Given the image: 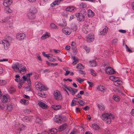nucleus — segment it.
Returning a JSON list of instances; mask_svg holds the SVG:
<instances>
[{
  "mask_svg": "<svg viewBox=\"0 0 134 134\" xmlns=\"http://www.w3.org/2000/svg\"><path fill=\"white\" fill-rule=\"evenodd\" d=\"M102 119L106 121L108 124H110L111 122V119H113L114 116H113L111 113H105L102 115Z\"/></svg>",
  "mask_w": 134,
  "mask_h": 134,
  "instance_id": "f257e3e1",
  "label": "nucleus"
},
{
  "mask_svg": "<svg viewBox=\"0 0 134 134\" xmlns=\"http://www.w3.org/2000/svg\"><path fill=\"white\" fill-rule=\"evenodd\" d=\"M21 64L18 63L13 64L12 66V68L16 72H19L20 67L21 66Z\"/></svg>",
  "mask_w": 134,
  "mask_h": 134,
  "instance_id": "f03ea898",
  "label": "nucleus"
},
{
  "mask_svg": "<svg viewBox=\"0 0 134 134\" xmlns=\"http://www.w3.org/2000/svg\"><path fill=\"white\" fill-rule=\"evenodd\" d=\"M53 94L55 99L58 100H61L62 99V96L59 91H54Z\"/></svg>",
  "mask_w": 134,
  "mask_h": 134,
  "instance_id": "7ed1b4c3",
  "label": "nucleus"
},
{
  "mask_svg": "<svg viewBox=\"0 0 134 134\" xmlns=\"http://www.w3.org/2000/svg\"><path fill=\"white\" fill-rule=\"evenodd\" d=\"M0 44H3L5 49H7L9 47V43L8 41L6 40H3L0 42Z\"/></svg>",
  "mask_w": 134,
  "mask_h": 134,
  "instance_id": "20e7f679",
  "label": "nucleus"
},
{
  "mask_svg": "<svg viewBox=\"0 0 134 134\" xmlns=\"http://www.w3.org/2000/svg\"><path fill=\"white\" fill-rule=\"evenodd\" d=\"M76 16L78 18L77 19L80 21L84 20L85 16L82 14L80 13H77L75 14Z\"/></svg>",
  "mask_w": 134,
  "mask_h": 134,
  "instance_id": "39448f33",
  "label": "nucleus"
},
{
  "mask_svg": "<svg viewBox=\"0 0 134 134\" xmlns=\"http://www.w3.org/2000/svg\"><path fill=\"white\" fill-rule=\"evenodd\" d=\"M105 72L108 74H112L115 73V71L112 68L108 67L105 68Z\"/></svg>",
  "mask_w": 134,
  "mask_h": 134,
  "instance_id": "423d86ee",
  "label": "nucleus"
},
{
  "mask_svg": "<svg viewBox=\"0 0 134 134\" xmlns=\"http://www.w3.org/2000/svg\"><path fill=\"white\" fill-rule=\"evenodd\" d=\"M25 36V35L24 33L18 34L17 35L16 38L19 40H21L24 39Z\"/></svg>",
  "mask_w": 134,
  "mask_h": 134,
  "instance_id": "0eeeda50",
  "label": "nucleus"
},
{
  "mask_svg": "<svg viewBox=\"0 0 134 134\" xmlns=\"http://www.w3.org/2000/svg\"><path fill=\"white\" fill-rule=\"evenodd\" d=\"M94 37L91 34L88 35L86 37V40L87 42H91L93 41L94 39Z\"/></svg>",
  "mask_w": 134,
  "mask_h": 134,
  "instance_id": "6e6552de",
  "label": "nucleus"
},
{
  "mask_svg": "<svg viewBox=\"0 0 134 134\" xmlns=\"http://www.w3.org/2000/svg\"><path fill=\"white\" fill-rule=\"evenodd\" d=\"M12 0H5L3 2V4L5 7H7L12 3Z\"/></svg>",
  "mask_w": 134,
  "mask_h": 134,
  "instance_id": "1a4fd4ad",
  "label": "nucleus"
},
{
  "mask_svg": "<svg viewBox=\"0 0 134 134\" xmlns=\"http://www.w3.org/2000/svg\"><path fill=\"white\" fill-rule=\"evenodd\" d=\"M35 85L36 86V89L38 90H40L43 84L41 82H36L35 83Z\"/></svg>",
  "mask_w": 134,
  "mask_h": 134,
  "instance_id": "9d476101",
  "label": "nucleus"
},
{
  "mask_svg": "<svg viewBox=\"0 0 134 134\" xmlns=\"http://www.w3.org/2000/svg\"><path fill=\"white\" fill-rule=\"evenodd\" d=\"M67 124L66 123H65L63 124L62 126L59 127L58 131H61L64 130L66 127Z\"/></svg>",
  "mask_w": 134,
  "mask_h": 134,
  "instance_id": "9b49d317",
  "label": "nucleus"
},
{
  "mask_svg": "<svg viewBox=\"0 0 134 134\" xmlns=\"http://www.w3.org/2000/svg\"><path fill=\"white\" fill-rule=\"evenodd\" d=\"M57 132V130L55 128H52L48 132V134H55Z\"/></svg>",
  "mask_w": 134,
  "mask_h": 134,
  "instance_id": "f8f14e48",
  "label": "nucleus"
},
{
  "mask_svg": "<svg viewBox=\"0 0 134 134\" xmlns=\"http://www.w3.org/2000/svg\"><path fill=\"white\" fill-rule=\"evenodd\" d=\"M39 105L43 109H46L47 108V105L42 102H40L38 103Z\"/></svg>",
  "mask_w": 134,
  "mask_h": 134,
  "instance_id": "ddd939ff",
  "label": "nucleus"
},
{
  "mask_svg": "<svg viewBox=\"0 0 134 134\" xmlns=\"http://www.w3.org/2000/svg\"><path fill=\"white\" fill-rule=\"evenodd\" d=\"M113 81H114V85L117 86H118L122 83V82L119 80H114Z\"/></svg>",
  "mask_w": 134,
  "mask_h": 134,
  "instance_id": "4468645a",
  "label": "nucleus"
},
{
  "mask_svg": "<svg viewBox=\"0 0 134 134\" xmlns=\"http://www.w3.org/2000/svg\"><path fill=\"white\" fill-rule=\"evenodd\" d=\"M62 116H59L58 117L55 118L54 120V121L57 123H60L63 121V118Z\"/></svg>",
  "mask_w": 134,
  "mask_h": 134,
  "instance_id": "2eb2a0df",
  "label": "nucleus"
},
{
  "mask_svg": "<svg viewBox=\"0 0 134 134\" xmlns=\"http://www.w3.org/2000/svg\"><path fill=\"white\" fill-rule=\"evenodd\" d=\"M108 27H106L105 28L103 29V30L101 32H100V35L102 36H103L105 35L108 31Z\"/></svg>",
  "mask_w": 134,
  "mask_h": 134,
  "instance_id": "dca6fc26",
  "label": "nucleus"
},
{
  "mask_svg": "<svg viewBox=\"0 0 134 134\" xmlns=\"http://www.w3.org/2000/svg\"><path fill=\"white\" fill-rule=\"evenodd\" d=\"M66 21L64 19H62L60 23H59V25L61 27H65L66 25Z\"/></svg>",
  "mask_w": 134,
  "mask_h": 134,
  "instance_id": "f3484780",
  "label": "nucleus"
},
{
  "mask_svg": "<svg viewBox=\"0 0 134 134\" xmlns=\"http://www.w3.org/2000/svg\"><path fill=\"white\" fill-rule=\"evenodd\" d=\"M87 13V15L89 17H93L94 16V13L90 9H89L88 10Z\"/></svg>",
  "mask_w": 134,
  "mask_h": 134,
  "instance_id": "a211bd4d",
  "label": "nucleus"
},
{
  "mask_svg": "<svg viewBox=\"0 0 134 134\" xmlns=\"http://www.w3.org/2000/svg\"><path fill=\"white\" fill-rule=\"evenodd\" d=\"M27 16L29 19H34L35 18L34 14L31 12H29L27 14Z\"/></svg>",
  "mask_w": 134,
  "mask_h": 134,
  "instance_id": "6ab92c4d",
  "label": "nucleus"
},
{
  "mask_svg": "<svg viewBox=\"0 0 134 134\" xmlns=\"http://www.w3.org/2000/svg\"><path fill=\"white\" fill-rule=\"evenodd\" d=\"M89 63L91 66H95L96 65V63L95 60H93L92 61H90Z\"/></svg>",
  "mask_w": 134,
  "mask_h": 134,
  "instance_id": "aec40b11",
  "label": "nucleus"
},
{
  "mask_svg": "<svg viewBox=\"0 0 134 134\" xmlns=\"http://www.w3.org/2000/svg\"><path fill=\"white\" fill-rule=\"evenodd\" d=\"M50 36V35H48L47 32H46V34L43 35L41 37V38L43 40H44L47 38L48 37Z\"/></svg>",
  "mask_w": 134,
  "mask_h": 134,
  "instance_id": "412c9836",
  "label": "nucleus"
},
{
  "mask_svg": "<svg viewBox=\"0 0 134 134\" xmlns=\"http://www.w3.org/2000/svg\"><path fill=\"white\" fill-rule=\"evenodd\" d=\"M21 66L20 67V70L19 71V73H21V71L24 72L26 71V69L25 67L23 65L21 64Z\"/></svg>",
  "mask_w": 134,
  "mask_h": 134,
  "instance_id": "4be33fe9",
  "label": "nucleus"
},
{
  "mask_svg": "<svg viewBox=\"0 0 134 134\" xmlns=\"http://www.w3.org/2000/svg\"><path fill=\"white\" fill-rule=\"evenodd\" d=\"M37 11V9L34 7H31L30 10V12H31L34 14L36 13Z\"/></svg>",
  "mask_w": 134,
  "mask_h": 134,
  "instance_id": "5701e85b",
  "label": "nucleus"
},
{
  "mask_svg": "<svg viewBox=\"0 0 134 134\" xmlns=\"http://www.w3.org/2000/svg\"><path fill=\"white\" fill-rule=\"evenodd\" d=\"M52 107L54 109L58 110L60 109L61 106L60 105H53L52 106Z\"/></svg>",
  "mask_w": 134,
  "mask_h": 134,
  "instance_id": "b1692460",
  "label": "nucleus"
},
{
  "mask_svg": "<svg viewBox=\"0 0 134 134\" xmlns=\"http://www.w3.org/2000/svg\"><path fill=\"white\" fill-rule=\"evenodd\" d=\"M76 68L80 70L83 69L84 68V67L80 63L79 64L77 65Z\"/></svg>",
  "mask_w": 134,
  "mask_h": 134,
  "instance_id": "393cba45",
  "label": "nucleus"
},
{
  "mask_svg": "<svg viewBox=\"0 0 134 134\" xmlns=\"http://www.w3.org/2000/svg\"><path fill=\"white\" fill-rule=\"evenodd\" d=\"M75 8V7H69L66 8V10L71 12L73 11Z\"/></svg>",
  "mask_w": 134,
  "mask_h": 134,
  "instance_id": "a878e982",
  "label": "nucleus"
},
{
  "mask_svg": "<svg viewBox=\"0 0 134 134\" xmlns=\"http://www.w3.org/2000/svg\"><path fill=\"white\" fill-rule=\"evenodd\" d=\"M98 89L99 91L103 92H104V91L105 89L104 87L101 85L98 86Z\"/></svg>",
  "mask_w": 134,
  "mask_h": 134,
  "instance_id": "bb28decb",
  "label": "nucleus"
},
{
  "mask_svg": "<svg viewBox=\"0 0 134 134\" xmlns=\"http://www.w3.org/2000/svg\"><path fill=\"white\" fill-rule=\"evenodd\" d=\"M20 102L23 104L26 105L29 103V101L27 100L21 99L20 100Z\"/></svg>",
  "mask_w": 134,
  "mask_h": 134,
  "instance_id": "cd10ccee",
  "label": "nucleus"
},
{
  "mask_svg": "<svg viewBox=\"0 0 134 134\" xmlns=\"http://www.w3.org/2000/svg\"><path fill=\"white\" fill-rule=\"evenodd\" d=\"M97 107L100 110H103L105 109L104 106L102 104H98L97 105Z\"/></svg>",
  "mask_w": 134,
  "mask_h": 134,
  "instance_id": "c85d7f7f",
  "label": "nucleus"
},
{
  "mask_svg": "<svg viewBox=\"0 0 134 134\" xmlns=\"http://www.w3.org/2000/svg\"><path fill=\"white\" fill-rule=\"evenodd\" d=\"M2 101L3 103L7 102L8 101L7 98L5 95L3 96V98L2 99Z\"/></svg>",
  "mask_w": 134,
  "mask_h": 134,
  "instance_id": "c756f323",
  "label": "nucleus"
},
{
  "mask_svg": "<svg viewBox=\"0 0 134 134\" xmlns=\"http://www.w3.org/2000/svg\"><path fill=\"white\" fill-rule=\"evenodd\" d=\"M113 98L114 100L117 102L119 101L120 99L119 96L115 95H114Z\"/></svg>",
  "mask_w": 134,
  "mask_h": 134,
  "instance_id": "7c9ffc66",
  "label": "nucleus"
},
{
  "mask_svg": "<svg viewBox=\"0 0 134 134\" xmlns=\"http://www.w3.org/2000/svg\"><path fill=\"white\" fill-rule=\"evenodd\" d=\"M59 3L57 0H55L51 4V6L52 7H54L55 5H58Z\"/></svg>",
  "mask_w": 134,
  "mask_h": 134,
  "instance_id": "2f4dec72",
  "label": "nucleus"
},
{
  "mask_svg": "<svg viewBox=\"0 0 134 134\" xmlns=\"http://www.w3.org/2000/svg\"><path fill=\"white\" fill-rule=\"evenodd\" d=\"M25 127L23 125H22L20 127L19 130H18V131H19V134H20V133L24 130Z\"/></svg>",
  "mask_w": 134,
  "mask_h": 134,
  "instance_id": "473e14b6",
  "label": "nucleus"
},
{
  "mask_svg": "<svg viewBox=\"0 0 134 134\" xmlns=\"http://www.w3.org/2000/svg\"><path fill=\"white\" fill-rule=\"evenodd\" d=\"M92 127L93 129L96 130H98L99 129L98 126L97 124H92Z\"/></svg>",
  "mask_w": 134,
  "mask_h": 134,
  "instance_id": "72a5a7b5",
  "label": "nucleus"
},
{
  "mask_svg": "<svg viewBox=\"0 0 134 134\" xmlns=\"http://www.w3.org/2000/svg\"><path fill=\"white\" fill-rule=\"evenodd\" d=\"M12 106L11 104H9L7 105V109L9 111H11L13 109Z\"/></svg>",
  "mask_w": 134,
  "mask_h": 134,
  "instance_id": "f704fd0d",
  "label": "nucleus"
},
{
  "mask_svg": "<svg viewBox=\"0 0 134 134\" xmlns=\"http://www.w3.org/2000/svg\"><path fill=\"white\" fill-rule=\"evenodd\" d=\"M36 121L37 123L39 124H41L42 122L41 119L38 117L36 118Z\"/></svg>",
  "mask_w": 134,
  "mask_h": 134,
  "instance_id": "c9c22d12",
  "label": "nucleus"
},
{
  "mask_svg": "<svg viewBox=\"0 0 134 134\" xmlns=\"http://www.w3.org/2000/svg\"><path fill=\"white\" fill-rule=\"evenodd\" d=\"M80 6L81 8H85L86 7V4L84 3H81L80 5Z\"/></svg>",
  "mask_w": 134,
  "mask_h": 134,
  "instance_id": "e433bc0d",
  "label": "nucleus"
},
{
  "mask_svg": "<svg viewBox=\"0 0 134 134\" xmlns=\"http://www.w3.org/2000/svg\"><path fill=\"white\" fill-rule=\"evenodd\" d=\"M6 81L5 80H0V85L4 86L5 84Z\"/></svg>",
  "mask_w": 134,
  "mask_h": 134,
  "instance_id": "4c0bfd02",
  "label": "nucleus"
},
{
  "mask_svg": "<svg viewBox=\"0 0 134 134\" xmlns=\"http://www.w3.org/2000/svg\"><path fill=\"white\" fill-rule=\"evenodd\" d=\"M82 31L85 33L87 34L88 33V32L89 31V29H87V30L84 29V28H82Z\"/></svg>",
  "mask_w": 134,
  "mask_h": 134,
  "instance_id": "58836bf2",
  "label": "nucleus"
},
{
  "mask_svg": "<svg viewBox=\"0 0 134 134\" xmlns=\"http://www.w3.org/2000/svg\"><path fill=\"white\" fill-rule=\"evenodd\" d=\"M51 28L52 29H57V26L56 25L54 24V23H52L51 24Z\"/></svg>",
  "mask_w": 134,
  "mask_h": 134,
  "instance_id": "ea45409f",
  "label": "nucleus"
},
{
  "mask_svg": "<svg viewBox=\"0 0 134 134\" xmlns=\"http://www.w3.org/2000/svg\"><path fill=\"white\" fill-rule=\"evenodd\" d=\"M90 70L91 71V74L92 75L94 76H96V73L93 70L91 69Z\"/></svg>",
  "mask_w": 134,
  "mask_h": 134,
  "instance_id": "a19ab883",
  "label": "nucleus"
},
{
  "mask_svg": "<svg viewBox=\"0 0 134 134\" xmlns=\"http://www.w3.org/2000/svg\"><path fill=\"white\" fill-rule=\"evenodd\" d=\"M79 79V78H77V81L79 83H81L82 82H83L85 80V79H80V80Z\"/></svg>",
  "mask_w": 134,
  "mask_h": 134,
  "instance_id": "79ce46f5",
  "label": "nucleus"
},
{
  "mask_svg": "<svg viewBox=\"0 0 134 134\" xmlns=\"http://www.w3.org/2000/svg\"><path fill=\"white\" fill-rule=\"evenodd\" d=\"M83 48L85 50L86 52L87 53H88L90 52V50L86 46H83Z\"/></svg>",
  "mask_w": 134,
  "mask_h": 134,
  "instance_id": "37998d69",
  "label": "nucleus"
},
{
  "mask_svg": "<svg viewBox=\"0 0 134 134\" xmlns=\"http://www.w3.org/2000/svg\"><path fill=\"white\" fill-rule=\"evenodd\" d=\"M46 90H47L46 87L42 85V87H41L40 90V91H42V90L45 91Z\"/></svg>",
  "mask_w": 134,
  "mask_h": 134,
  "instance_id": "c03bdc74",
  "label": "nucleus"
},
{
  "mask_svg": "<svg viewBox=\"0 0 134 134\" xmlns=\"http://www.w3.org/2000/svg\"><path fill=\"white\" fill-rule=\"evenodd\" d=\"M78 102L80 105L82 106H83L84 103H83V100H79L78 101Z\"/></svg>",
  "mask_w": 134,
  "mask_h": 134,
  "instance_id": "a18cd8bd",
  "label": "nucleus"
},
{
  "mask_svg": "<svg viewBox=\"0 0 134 134\" xmlns=\"http://www.w3.org/2000/svg\"><path fill=\"white\" fill-rule=\"evenodd\" d=\"M30 118L28 116H26L24 119V121L27 122V120L29 121L30 120Z\"/></svg>",
  "mask_w": 134,
  "mask_h": 134,
  "instance_id": "49530a36",
  "label": "nucleus"
},
{
  "mask_svg": "<svg viewBox=\"0 0 134 134\" xmlns=\"http://www.w3.org/2000/svg\"><path fill=\"white\" fill-rule=\"evenodd\" d=\"M77 130L76 129H74L70 132V134H76L77 133Z\"/></svg>",
  "mask_w": 134,
  "mask_h": 134,
  "instance_id": "de8ad7c7",
  "label": "nucleus"
},
{
  "mask_svg": "<svg viewBox=\"0 0 134 134\" xmlns=\"http://www.w3.org/2000/svg\"><path fill=\"white\" fill-rule=\"evenodd\" d=\"M118 40L117 39H115L112 40V43L114 44H116L117 43Z\"/></svg>",
  "mask_w": 134,
  "mask_h": 134,
  "instance_id": "09e8293b",
  "label": "nucleus"
},
{
  "mask_svg": "<svg viewBox=\"0 0 134 134\" xmlns=\"http://www.w3.org/2000/svg\"><path fill=\"white\" fill-rule=\"evenodd\" d=\"M48 59L49 61L51 62H55L56 60L55 58H52L51 57H50V56Z\"/></svg>",
  "mask_w": 134,
  "mask_h": 134,
  "instance_id": "8fccbe9b",
  "label": "nucleus"
},
{
  "mask_svg": "<svg viewBox=\"0 0 134 134\" xmlns=\"http://www.w3.org/2000/svg\"><path fill=\"white\" fill-rule=\"evenodd\" d=\"M82 28H84V29L87 30V29H89V26L87 24H85L82 27Z\"/></svg>",
  "mask_w": 134,
  "mask_h": 134,
  "instance_id": "3c124183",
  "label": "nucleus"
},
{
  "mask_svg": "<svg viewBox=\"0 0 134 134\" xmlns=\"http://www.w3.org/2000/svg\"><path fill=\"white\" fill-rule=\"evenodd\" d=\"M5 106V105L4 103H1L0 104V107L2 109L4 108Z\"/></svg>",
  "mask_w": 134,
  "mask_h": 134,
  "instance_id": "603ef678",
  "label": "nucleus"
},
{
  "mask_svg": "<svg viewBox=\"0 0 134 134\" xmlns=\"http://www.w3.org/2000/svg\"><path fill=\"white\" fill-rule=\"evenodd\" d=\"M71 32V31L69 29H68V30H67V32H66V34H65L66 35H69Z\"/></svg>",
  "mask_w": 134,
  "mask_h": 134,
  "instance_id": "864d4df0",
  "label": "nucleus"
},
{
  "mask_svg": "<svg viewBox=\"0 0 134 134\" xmlns=\"http://www.w3.org/2000/svg\"><path fill=\"white\" fill-rule=\"evenodd\" d=\"M12 10L9 8L7 7L6 9V13H10L12 12Z\"/></svg>",
  "mask_w": 134,
  "mask_h": 134,
  "instance_id": "5fc2aeb1",
  "label": "nucleus"
},
{
  "mask_svg": "<svg viewBox=\"0 0 134 134\" xmlns=\"http://www.w3.org/2000/svg\"><path fill=\"white\" fill-rule=\"evenodd\" d=\"M72 59L74 60V62H78V59L77 58H76L75 56H74L72 57Z\"/></svg>",
  "mask_w": 134,
  "mask_h": 134,
  "instance_id": "6e6d98bb",
  "label": "nucleus"
},
{
  "mask_svg": "<svg viewBox=\"0 0 134 134\" xmlns=\"http://www.w3.org/2000/svg\"><path fill=\"white\" fill-rule=\"evenodd\" d=\"M38 96L42 97H45V94H43L42 93L39 92L38 93Z\"/></svg>",
  "mask_w": 134,
  "mask_h": 134,
  "instance_id": "4d7b16f0",
  "label": "nucleus"
},
{
  "mask_svg": "<svg viewBox=\"0 0 134 134\" xmlns=\"http://www.w3.org/2000/svg\"><path fill=\"white\" fill-rule=\"evenodd\" d=\"M79 73L81 74H84L85 75L86 74V72L82 70H79Z\"/></svg>",
  "mask_w": 134,
  "mask_h": 134,
  "instance_id": "13d9d810",
  "label": "nucleus"
},
{
  "mask_svg": "<svg viewBox=\"0 0 134 134\" xmlns=\"http://www.w3.org/2000/svg\"><path fill=\"white\" fill-rule=\"evenodd\" d=\"M71 29L73 31H76L77 29V27L76 26H74L71 27Z\"/></svg>",
  "mask_w": 134,
  "mask_h": 134,
  "instance_id": "bf43d9fd",
  "label": "nucleus"
},
{
  "mask_svg": "<svg viewBox=\"0 0 134 134\" xmlns=\"http://www.w3.org/2000/svg\"><path fill=\"white\" fill-rule=\"evenodd\" d=\"M42 54L44 56L47 57L48 58L49 57H50V56L48 55L47 54H46L44 52H43L42 53Z\"/></svg>",
  "mask_w": 134,
  "mask_h": 134,
  "instance_id": "052dcab7",
  "label": "nucleus"
},
{
  "mask_svg": "<svg viewBox=\"0 0 134 134\" xmlns=\"http://www.w3.org/2000/svg\"><path fill=\"white\" fill-rule=\"evenodd\" d=\"M87 82L89 85V86L91 87H92L93 86V83L92 82H90L89 81H87Z\"/></svg>",
  "mask_w": 134,
  "mask_h": 134,
  "instance_id": "680f3d73",
  "label": "nucleus"
},
{
  "mask_svg": "<svg viewBox=\"0 0 134 134\" xmlns=\"http://www.w3.org/2000/svg\"><path fill=\"white\" fill-rule=\"evenodd\" d=\"M68 28H64L62 29V31L65 34H66V32H67V30H68Z\"/></svg>",
  "mask_w": 134,
  "mask_h": 134,
  "instance_id": "e2e57ef3",
  "label": "nucleus"
},
{
  "mask_svg": "<svg viewBox=\"0 0 134 134\" xmlns=\"http://www.w3.org/2000/svg\"><path fill=\"white\" fill-rule=\"evenodd\" d=\"M6 40L7 41H8V42H9L10 41H11L12 40V38L10 36H8L6 38Z\"/></svg>",
  "mask_w": 134,
  "mask_h": 134,
  "instance_id": "0e129e2a",
  "label": "nucleus"
},
{
  "mask_svg": "<svg viewBox=\"0 0 134 134\" xmlns=\"http://www.w3.org/2000/svg\"><path fill=\"white\" fill-rule=\"evenodd\" d=\"M119 31L121 33H126V31L125 30H119Z\"/></svg>",
  "mask_w": 134,
  "mask_h": 134,
  "instance_id": "69168bd1",
  "label": "nucleus"
},
{
  "mask_svg": "<svg viewBox=\"0 0 134 134\" xmlns=\"http://www.w3.org/2000/svg\"><path fill=\"white\" fill-rule=\"evenodd\" d=\"M83 109L84 110L86 111L89 109V107L88 106H86L84 108H83Z\"/></svg>",
  "mask_w": 134,
  "mask_h": 134,
  "instance_id": "338daca9",
  "label": "nucleus"
},
{
  "mask_svg": "<svg viewBox=\"0 0 134 134\" xmlns=\"http://www.w3.org/2000/svg\"><path fill=\"white\" fill-rule=\"evenodd\" d=\"M70 48V47L68 45H67L65 47V49L66 50H69Z\"/></svg>",
  "mask_w": 134,
  "mask_h": 134,
  "instance_id": "774afa93",
  "label": "nucleus"
}]
</instances>
